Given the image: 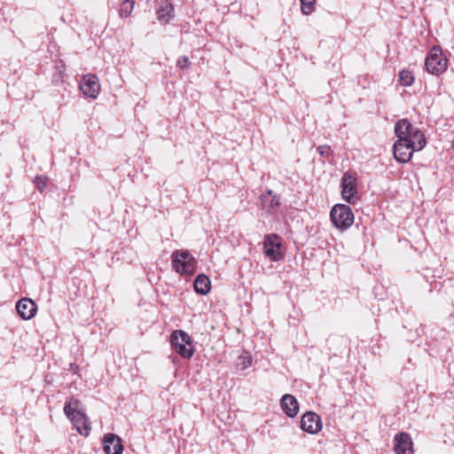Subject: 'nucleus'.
Here are the masks:
<instances>
[{"label":"nucleus","mask_w":454,"mask_h":454,"mask_svg":"<svg viewBox=\"0 0 454 454\" xmlns=\"http://www.w3.org/2000/svg\"><path fill=\"white\" fill-rule=\"evenodd\" d=\"M395 134L397 140L403 142H414L416 147L423 149L427 145V139L423 132L414 127L407 119L399 120L395 125Z\"/></svg>","instance_id":"nucleus-1"},{"label":"nucleus","mask_w":454,"mask_h":454,"mask_svg":"<svg viewBox=\"0 0 454 454\" xmlns=\"http://www.w3.org/2000/svg\"><path fill=\"white\" fill-rule=\"evenodd\" d=\"M173 270L182 275L191 276L196 270V260L187 250H175L171 255Z\"/></svg>","instance_id":"nucleus-2"},{"label":"nucleus","mask_w":454,"mask_h":454,"mask_svg":"<svg viewBox=\"0 0 454 454\" xmlns=\"http://www.w3.org/2000/svg\"><path fill=\"white\" fill-rule=\"evenodd\" d=\"M330 218L333 225L341 231L347 230L354 223V214L349 206L337 204L330 212Z\"/></svg>","instance_id":"nucleus-3"},{"label":"nucleus","mask_w":454,"mask_h":454,"mask_svg":"<svg viewBox=\"0 0 454 454\" xmlns=\"http://www.w3.org/2000/svg\"><path fill=\"white\" fill-rule=\"evenodd\" d=\"M427 72L434 75H440L447 69V59L443 57L442 50L434 46L425 59Z\"/></svg>","instance_id":"nucleus-4"},{"label":"nucleus","mask_w":454,"mask_h":454,"mask_svg":"<svg viewBox=\"0 0 454 454\" xmlns=\"http://www.w3.org/2000/svg\"><path fill=\"white\" fill-rule=\"evenodd\" d=\"M356 173L354 171H347L341 178V195L348 203H354L356 200Z\"/></svg>","instance_id":"nucleus-5"},{"label":"nucleus","mask_w":454,"mask_h":454,"mask_svg":"<svg viewBox=\"0 0 454 454\" xmlns=\"http://www.w3.org/2000/svg\"><path fill=\"white\" fill-rule=\"evenodd\" d=\"M416 147L414 142H403L397 140L393 145V153L395 159L400 163H407L412 158L413 153L421 151Z\"/></svg>","instance_id":"nucleus-6"},{"label":"nucleus","mask_w":454,"mask_h":454,"mask_svg":"<svg viewBox=\"0 0 454 454\" xmlns=\"http://www.w3.org/2000/svg\"><path fill=\"white\" fill-rule=\"evenodd\" d=\"M280 237L277 234H268L264 237L263 249L265 255L271 261L278 262L283 258L281 253Z\"/></svg>","instance_id":"nucleus-7"},{"label":"nucleus","mask_w":454,"mask_h":454,"mask_svg":"<svg viewBox=\"0 0 454 454\" xmlns=\"http://www.w3.org/2000/svg\"><path fill=\"white\" fill-rule=\"evenodd\" d=\"M301 428L309 434H317L322 429L321 418L314 411L305 412L300 422Z\"/></svg>","instance_id":"nucleus-8"},{"label":"nucleus","mask_w":454,"mask_h":454,"mask_svg":"<svg viewBox=\"0 0 454 454\" xmlns=\"http://www.w3.org/2000/svg\"><path fill=\"white\" fill-rule=\"evenodd\" d=\"M80 90L84 96L96 98L100 91L98 77L90 74L84 75L80 83Z\"/></svg>","instance_id":"nucleus-9"},{"label":"nucleus","mask_w":454,"mask_h":454,"mask_svg":"<svg viewBox=\"0 0 454 454\" xmlns=\"http://www.w3.org/2000/svg\"><path fill=\"white\" fill-rule=\"evenodd\" d=\"M259 200L262 208L270 214L277 212L281 204L280 196L274 193L271 190H267L265 192H262Z\"/></svg>","instance_id":"nucleus-10"},{"label":"nucleus","mask_w":454,"mask_h":454,"mask_svg":"<svg viewBox=\"0 0 454 454\" xmlns=\"http://www.w3.org/2000/svg\"><path fill=\"white\" fill-rule=\"evenodd\" d=\"M394 450L395 454H413V443L409 434L401 432L395 436Z\"/></svg>","instance_id":"nucleus-11"},{"label":"nucleus","mask_w":454,"mask_h":454,"mask_svg":"<svg viewBox=\"0 0 454 454\" xmlns=\"http://www.w3.org/2000/svg\"><path fill=\"white\" fill-rule=\"evenodd\" d=\"M103 450L106 454H122L123 445L121 439L113 433L105 434Z\"/></svg>","instance_id":"nucleus-12"},{"label":"nucleus","mask_w":454,"mask_h":454,"mask_svg":"<svg viewBox=\"0 0 454 454\" xmlns=\"http://www.w3.org/2000/svg\"><path fill=\"white\" fill-rule=\"evenodd\" d=\"M16 310L22 319L29 320L35 317L37 306L31 299L23 298L17 302Z\"/></svg>","instance_id":"nucleus-13"},{"label":"nucleus","mask_w":454,"mask_h":454,"mask_svg":"<svg viewBox=\"0 0 454 454\" xmlns=\"http://www.w3.org/2000/svg\"><path fill=\"white\" fill-rule=\"evenodd\" d=\"M71 422L75 427L77 432L84 436H88L91 430L90 422L89 418L86 416L85 411L76 413L73 416L68 417Z\"/></svg>","instance_id":"nucleus-14"},{"label":"nucleus","mask_w":454,"mask_h":454,"mask_svg":"<svg viewBox=\"0 0 454 454\" xmlns=\"http://www.w3.org/2000/svg\"><path fill=\"white\" fill-rule=\"evenodd\" d=\"M156 14L160 22L168 23L174 18V5L168 0H160Z\"/></svg>","instance_id":"nucleus-15"},{"label":"nucleus","mask_w":454,"mask_h":454,"mask_svg":"<svg viewBox=\"0 0 454 454\" xmlns=\"http://www.w3.org/2000/svg\"><path fill=\"white\" fill-rule=\"evenodd\" d=\"M281 407L284 412L290 418H294L299 411V404L296 398L289 394H286L282 396Z\"/></svg>","instance_id":"nucleus-16"},{"label":"nucleus","mask_w":454,"mask_h":454,"mask_svg":"<svg viewBox=\"0 0 454 454\" xmlns=\"http://www.w3.org/2000/svg\"><path fill=\"white\" fill-rule=\"evenodd\" d=\"M193 287L196 293L201 295H206L210 291L211 281L208 277L204 274H200L196 277L193 283Z\"/></svg>","instance_id":"nucleus-17"},{"label":"nucleus","mask_w":454,"mask_h":454,"mask_svg":"<svg viewBox=\"0 0 454 454\" xmlns=\"http://www.w3.org/2000/svg\"><path fill=\"white\" fill-rule=\"evenodd\" d=\"M170 342L172 347L176 349L178 348V344H188L192 342L191 336L183 330H176L170 335Z\"/></svg>","instance_id":"nucleus-18"},{"label":"nucleus","mask_w":454,"mask_h":454,"mask_svg":"<svg viewBox=\"0 0 454 454\" xmlns=\"http://www.w3.org/2000/svg\"><path fill=\"white\" fill-rule=\"evenodd\" d=\"M83 411V404L78 399L72 397L69 400L66 401L64 405V412L67 418L76 413H81Z\"/></svg>","instance_id":"nucleus-19"},{"label":"nucleus","mask_w":454,"mask_h":454,"mask_svg":"<svg viewBox=\"0 0 454 454\" xmlns=\"http://www.w3.org/2000/svg\"><path fill=\"white\" fill-rule=\"evenodd\" d=\"M237 366L247 369L253 365V359L248 351H243L237 358Z\"/></svg>","instance_id":"nucleus-20"},{"label":"nucleus","mask_w":454,"mask_h":454,"mask_svg":"<svg viewBox=\"0 0 454 454\" xmlns=\"http://www.w3.org/2000/svg\"><path fill=\"white\" fill-rule=\"evenodd\" d=\"M135 1L134 0H124L120 6L119 14L121 17H129L134 9Z\"/></svg>","instance_id":"nucleus-21"},{"label":"nucleus","mask_w":454,"mask_h":454,"mask_svg":"<svg viewBox=\"0 0 454 454\" xmlns=\"http://www.w3.org/2000/svg\"><path fill=\"white\" fill-rule=\"evenodd\" d=\"M184 358H190L194 353V346L192 342L188 344H178V348L175 349Z\"/></svg>","instance_id":"nucleus-22"},{"label":"nucleus","mask_w":454,"mask_h":454,"mask_svg":"<svg viewBox=\"0 0 454 454\" xmlns=\"http://www.w3.org/2000/svg\"><path fill=\"white\" fill-rule=\"evenodd\" d=\"M399 80L403 86H411L414 82V75L409 70H402L399 72Z\"/></svg>","instance_id":"nucleus-23"},{"label":"nucleus","mask_w":454,"mask_h":454,"mask_svg":"<svg viewBox=\"0 0 454 454\" xmlns=\"http://www.w3.org/2000/svg\"><path fill=\"white\" fill-rule=\"evenodd\" d=\"M301 12L305 15L311 14L315 10L316 0H300Z\"/></svg>","instance_id":"nucleus-24"},{"label":"nucleus","mask_w":454,"mask_h":454,"mask_svg":"<svg viewBox=\"0 0 454 454\" xmlns=\"http://www.w3.org/2000/svg\"><path fill=\"white\" fill-rule=\"evenodd\" d=\"M176 66L183 70L188 69L190 67L189 58L187 56L180 57L176 61Z\"/></svg>","instance_id":"nucleus-25"},{"label":"nucleus","mask_w":454,"mask_h":454,"mask_svg":"<svg viewBox=\"0 0 454 454\" xmlns=\"http://www.w3.org/2000/svg\"><path fill=\"white\" fill-rule=\"evenodd\" d=\"M317 153L323 158H327L331 153V147L328 145H319L317 148Z\"/></svg>","instance_id":"nucleus-26"}]
</instances>
